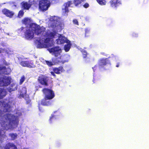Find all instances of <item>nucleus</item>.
Wrapping results in <instances>:
<instances>
[{
  "instance_id": "obj_1",
  "label": "nucleus",
  "mask_w": 149,
  "mask_h": 149,
  "mask_svg": "<svg viewBox=\"0 0 149 149\" xmlns=\"http://www.w3.org/2000/svg\"><path fill=\"white\" fill-rule=\"evenodd\" d=\"M45 28L42 26L31 23L29 24V27L26 29L24 34L25 38L27 40H31L34 38V33L37 36L42 35L45 32Z\"/></svg>"
},
{
  "instance_id": "obj_2",
  "label": "nucleus",
  "mask_w": 149,
  "mask_h": 149,
  "mask_svg": "<svg viewBox=\"0 0 149 149\" xmlns=\"http://www.w3.org/2000/svg\"><path fill=\"white\" fill-rule=\"evenodd\" d=\"M45 95L44 98L41 100L40 104L43 106H49L52 105V101L51 100L55 97L54 91L52 89L44 88L42 90Z\"/></svg>"
},
{
  "instance_id": "obj_3",
  "label": "nucleus",
  "mask_w": 149,
  "mask_h": 149,
  "mask_svg": "<svg viewBox=\"0 0 149 149\" xmlns=\"http://www.w3.org/2000/svg\"><path fill=\"white\" fill-rule=\"evenodd\" d=\"M84 0H74L73 2L72 1H68L65 3L63 5V7L62 9V12L64 15L67 16L68 13L69 12L68 7H73L72 5L74 4L75 6L77 7L79 5L84 1Z\"/></svg>"
},
{
  "instance_id": "obj_4",
  "label": "nucleus",
  "mask_w": 149,
  "mask_h": 149,
  "mask_svg": "<svg viewBox=\"0 0 149 149\" xmlns=\"http://www.w3.org/2000/svg\"><path fill=\"white\" fill-rule=\"evenodd\" d=\"M3 117L7 121H9V124H12L15 125H17L19 123V120L17 117L10 113L4 115Z\"/></svg>"
},
{
  "instance_id": "obj_5",
  "label": "nucleus",
  "mask_w": 149,
  "mask_h": 149,
  "mask_svg": "<svg viewBox=\"0 0 149 149\" xmlns=\"http://www.w3.org/2000/svg\"><path fill=\"white\" fill-rule=\"evenodd\" d=\"M50 6V4L47 0H40L39 1V8L42 11H45L47 10Z\"/></svg>"
},
{
  "instance_id": "obj_6",
  "label": "nucleus",
  "mask_w": 149,
  "mask_h": 149,
  "mask_svg": "<svg viewBox=\"0 0 149 149\" xmlns=\"http://www.w3.org/2000/svg\"><path fill=\"white\" fill-rule=\"evenodd\" d=\"M11 83V78L7 76L0 77V86H6Z\"/></svg>"
},
{
  "instance_id": "obj_7",
  "label": "nucleus",
  "mask_w": 149,
  "mask_h": 149,
  "mask_svg": "<svg viewBox=\"0 0 149 149\" xmlns=\"http://www.w3.org/2000/svg\"><path fill=\"white\" fill-rule=\"evenodd\" d=\"M50 53H52L56 57L60 55L62 52V50L59 46L54 47L52 48L48 49Z\"/></svg>"
},
{
  "instance_id": "obj_8",
  "label": "nucleus",
  "mask_w": 149,
  "mask_h": 149,
  "mask_svg": "<svg viewBox=\"0 0 149 149\" xmlns=\"http://www.w3.org/2000/svg\"><path fill=\"white\" fill-rule=\"evenodd\" d=\"M110 64V61L108 58H101L98 61V65L100 68H104L105 65Z\"/></svg>"
},
{
  "instance_id": "obj_9",
  "label": "nucleus",
  "mask_w": 149,
  "mask_h": 149,
  "mask_svg": "<svg viewBox=\"0 0 149 149\" xmlns=\"http://www.w3.org/2000/svg\"><path fill=\"white\" fill-rule=\"evenodd\" d=\"M48 77L43 75L39 77L38 79V82L41 85L45 86H48Z\"/></svg>"
},
{
  "instance_id": "obj_10",
  "label": "nucleus",
  "mask_w": 149,
  "mask_h": 149,
  "mask_svg": "<svg viewBox=\"0 0 149 149\" xmlns=\"http://www.w3.org/2000/svg\"><path fill=\"white\" fill-rule=\"evenodd\" d=\"M10 68L8 67L6 68L5 66H2L0 65V75H8L10 74L11 72Z\"/></svg>"
},
{
  "instance_id": "obj_11",
  "label": "nucleus",
  "mask_w": 149,
  "mask_h": 149,
  "mask_svg": "<svg viewBox=\"0 0 149 149\" xmlns=\"http://www.w3.org/2000/svg\"><path fill=\"white\" fill-rule=\"evenodd\" d=\"M2 12L3 14L6 16L11 18L13 17L14 14V12L6 8H4L2 10Z\"/></svg>"
},
{
  "instance_id": "obj_12",
  "label": "nucleus",
  "mask_w": 149,
  "mask_h": 149,
  "mask_svg": "<svg viewBox=\"0 0 149 149\" xmlns=\"http://www.w3.org/2000/svg\"><path fill=\"white\" fill-rule=\"evenodd\" d=\"M31 6V4L27 2L23 1L21 3V8L23 10H29Z\"/></svg>"
},
{
  "instance_id": "obj_13",
  "label": "nucleus",
  "mask_w": 149,
  "mask_h": 149,
  "mask_svg": "<svg viewBox=\"0 0 149 149\" xmlns=\"http://www.w3.org/2000/svg\"><path fill=\"white\" fill-rule=\"evenodd\" d=\"M110 3L112 7H116L121 3V0H111Z\"/></svg>"
},
{
  "instance_id": "obj_14",
  "label": "nucleus",
  "mask_w": 149,
  "mask_h": 149,
  "mask_svg": "<svg viewBox=\"0 0 149 149\" xmlns=\"http://www.w3.org/2000/svg\"><path fill=\"white\" fill-rule=\"evenodd\" d=\"M3 106V111L4 112H10V105L7 103L3 102L2 104Z\"/></svg>"
},
{
  "instance_id": "obj_15",
  "label": "nucleus",
  "mask_w": 149,
  "mask_h": 149,
  "mask_svg": "<svg viewBox=\"0 0 149 149\" xmlns=\"http://www.w3.org/2000/svg\"><path fill=\"white\" fill-rule=\"evenodd\" d=\"M53 71L56 74H60L63 72L65 70L62 66H60L58 68H53Z\"/></svg>"
},
{
  "instance_id": "obj_16",
  "label": "nucleus",
  "mask_w": 149,
  "mask_h": 149,
  "mask_svg": "<svg viewBox=\"0 0 149 149\" xmlns=\"http://www.w3.org/2000/svg\"><path fill=\"white\" fill-rule=\"evenodd\" d=\"M68 40L66 38L62 36L56 40V43L58 45L62 44L65 42L66 43Z\"/></svg>"
},
{
  "instance_id": "obj_17",
  "label": "nucleus",
  "mask_w": 149,
  "mask_h": 149,
  "mask_svg": "<svg viewBox=\"0 0 149 149\" xmlns=\"http://www.w3.org/2000/svg\"><path fill=\"white\" fill-rule=\"evenodd\" d=\"M4 149H17V148L13 143H8L6 144Z\"/></svg>"
},
{
  "instance_id": "obj_18",
  "label": "nucleus",
  "mask_w": 149,
  "mask_h": 149,
  "mask_svg": "<svg viewBox=\"0 0 149 149\" xmlns=\"http://www.w3.org/2000/svg\"><path fill=\"white\" fill-rule=\"evenodd\" d=\"M52 61L54 62V65L59 63L63 64L65 62V61L61 60V56H60L58 57H56L55 58H53L52 59Z\"/></svg>"
},
{
  "instance_id": "obj_19",
  "label": "nucleus",
  "mask_w": 149,
  "mask_h": 149,
  "mask_svg": "<svg viewBox=\"0 0 149 149\" xmlns=\"http://www.w3.org/2000/svg\"><path fill=\"white\" fill-rule=\"evenodd\" d=\"M66 43L67 44L65 45L64 47V49L66 52H68L69 51L71 48V44L69 40H68Z\"/></svg>"
},
{
  "instance_id": "obj_20",
  "label": "nucleus",
  "mask_w": 149,
  "mask_h": 149,
  "mask_svg": "<svg viewBox=\"0 0 149 149\" xmlns=\"http://www.w3.org/2000/svg\"><path fill=\"white\" fill-rule=\"evenodd\" d=\"M41 40H39L38 41V47L39 48H48L49 47L48 45L45 44L44 43H41Z\"/></svg>"
},
{
  "instance_id": "obj_21",
  "label": "nucleus",
  "mask_w": 149,
  "mask_h": 149,
  "mask_svg": "<svg viewBox=\"0 0 149 149\" xmlns=\"http://www.w3.org/2000/svg\"><path fill=\"white\" fill-rule=\"evenodd\" d=\"M6 95V92L3 88H0V100L3 99Z\"/></svg>"
},
{
  "instance_id": "obj_22",
  "label": "nucleus",
  "mask_w": 149,
  "mask_h": 149,
  "mask_svg": "<svg viewBox=\"0 0 149 149\" xmlns=\"http://www.w3.org/2000/svg\"><path fill=\"white\" fill-rule=\"evenodd\" d=\"M58 112V114L57 115H55L53 114H52L51 115V117H50L49 119V122L50 123H52V120L54 119H55L56 118L55 117L56 116H58L59 114V113L58 112V111H56L54 112V113H56Z\"/></svg>"
},
{
  "instance_id": "obj_23",
  "label": "nucleus",
  "mask_w": 149,
  "mask_h": 149,
  "mask_svg": "<svg viewBox=\"0 0 149 149\" xmlns=\"http://www.w3.org/2000/svg\"><path fill=\"white\" fill-rule=\"evenodd\" d=\"M36 67L34 63L32 61H28L27 64V67L29 68H34Z\"/></svg>"
},
{
  "instance_id": "obj_24",
  "label": "nucleus",
  "mask_w": 149,
  "mask_h": 149,
  "mask_svg": "<svg viewBox=\"0 0 149 149\" xmlns=\"http://www.w3.org/2000/svg\"><path fill=\"white\" fill-rule=\"evenodd\" d=\"M22 21L23 24L26 25H27L29 24V19L27 18H25L23 19Z\"/></svg>"
},
{
  "instance_id": "obj_25",
  "label": "nucleus",
  "mask_w": 149,
  "mask_h": 149,
  "mask_svg": "<svg viewBox=\"0 0 149 149\" xmlns=\"http://www.w3.org/2000/svg\"><path fill=\"white\" fill-rule=\"evenodd\" d=\"M98 3L101 5H105L106 2L105 0H96Z\"/></svg>"
},
{
  "instance_id": "obj_26",
  "label": "nucleus",
  "mask_w": 149,
  "mask_h": 149,
  "mask_svg": "<svg viewBox=\"0 0 149 149\" xmlns=\"http://www.w3.org/2000/svg\"><path fill=\"white\" fill-rule=\"evenodd\" d=\"M9 136L11 137L13 140H14L17 138V134L16 133H11L9 134Z\"/></svg>"
},
{
  "instance_id": "obj_27",
  "label": "nucleus",
  "mask_w": 149,
  "mask_h": 149,
  "mask_svg": "<svg viewBox=\"0 0 149 149\" xmlns=\"http://www.w3.org/2000/svg\"><path fill=\"white\" fill-rule=\"evenodd\" d=\"M50 38H46L44 40V43L45 44L48 45L49 46V47H50V45L49 44V42H50Z\"/></svg>"
},
{
  "instance_id": "obj_28",
  "label": "nucleus",
  "mask_w": 149,
  "mask_h": 149,
  "mask_svg": "<svg viewBox=\"0 0 149 149\" xmlns=\"http://www.w3.org/2000/svg\"><path fill=\"white\" fill-rule=\"evenodd\" d=\"M55 34L53 32H50L47 34V36L49 38H53L54 37Z\"/></svg>"
},
{
  "instance_id": "obj_29",
  "label": "nucleus",
  "mask_w": 149,
  "mask_h": 149,
  "mask_svg": "<svg viewBox=\"0 0 149 149\" xmlns=\"http://www.w3.org/2000/svg\"><path fill=\"white\" fill-rule=\"evenodd\" d=\"M45 62L46 64L49 67H51L54 65V62L52 61H46Z\"/></svg>"
},
{
  "instance_id": "obj_30",
  "label": "nucleus",
  "mask_w": 149,
  "mask_h": 149,
  "mask_svg": "<svg viewBox=\"0 0 149 149\" xmlns=\"http://www.w3.org/2000/svg\"><path fill=\"white\" fill-rule=\"evenodd\" d=\"M27 61H22L20 63V64L22 66L27 67Z\"/></svg>"
},
{
  "instance_id": "obj_31",
  "label": "nucleus",
  "mask_w": 149,
  "mask_h": 149,
  "mask_svg": "<svg viewBox=\"0 0 149 149\" xmlns=\"http://www.w3.org/2000/svg\"><path fill=\"white\" fill-rule=\"evenodd\" d=\"M81 52L83 54L84 58H85L87 57L88 54L87 52L84 50H82Z\"/></svg>"
},
{
  "instance_id": "obj_32",
  "label": "nucleus",
  "mask_w": 149,
  "mask_h": 149,
  "mask_svg": "<svg viewBox=\"0 0 149 149\" xmlns=\"http://www.w3.org/2000/svg\"><path fill=\"white\" fill-rule=\"evenodd\" d=\"M24 13L23 10H21L19 11L18 14V16L19 17H22L24 15Z\"/></svg>"
},
{
  "instance_id": "obj_33",
  "label": "nucleus",
  "mask_w": 149,
  "mask_h": 149,
  "mask_svg": "<svg viewBox=\"0 0 149 149\" xmlns=\"http://www.w3.org/2000/svg\"><path fill=\"white\" fill-rule=\"evenodd\" d=\"M25 80V76L24 75H23L21 78V79H20V81L19 82V84L21 85L24 82Z\"/></svg>"
},
{
  "instance_id": "obj_34",
  "label": "nucleus",
  "mask_w": 149,
  "mask_h": 149,
  "mask_svg": "<svg viewBox=\"0 0 149 149\" xmlns=\"http://www.w3.org/2000/svg\"><path fill=\"white\" fill-rule=\"evenodd\" d=\"M72 22L74 24L77 25H79V24L77 19H73Z\"/></svg>"
},
{
  "instance_id": "obj_35",
  "label": "nucleus",
  "mask_w": 149,
  "mask_h": 149,
  "mask_svg": "<svg viewBox=\"0 0 149 149\" xmlns=\"http://www.w3.org/2000/svg\"><path fill=\"white\" fill-rule=\"evenodd\" d=\"M9 3L10 5H13L12 6H14L16 8L17 7V5L15 2H10Z\"/></svg>"
},
{
  "instance_id": "obj_36",
  "label": "nucleus",
  "mask_w": 149,
  "mask_h": 149,
  "mask_svg": "<svg viewBox=\"0 0 149 149\" xmlns=\"http://www.w3.org/2000/svg\"><path fill=\"white\" fill-rule=\"evenodd\" d=\"M89 4L88 3H85L83 5V6L85 8H87L89 7Z\"/></svg>"
},
{
  "instance_id": "obj_37",
  "label": "nucleus",
  "mask_w": 149,
  "mask_h": 149,
  "mask_svg": "<svg viewBox=\"0 0 149 149\" xmlns=\"http://www.w3.org/2000/svg\"><path fill=\"white\" fill-rule=\"evenodd\" d=\"M132 36L133 37H137L138 36V34L135 33H134L132 34Z\"/></svg>"
},
{
  "instance_id": "obj_38",
  "label": "nucleus",
  "mask_w": 149,
  "mask_h": 149,
  "mask_svg": "<svg viewBox=\"0 0 149 149\" xmlns=\"http://www.w3.org/2000/svg\"><path fill=\"white\" fill-rule=\"evenodd\" d=\"M55 73L54 71L53 72H51V74L55 78H56V75L55 74Z\"/></svg>"
},
{
  "instance_id": "obj_39",
  "label": "nucleus",
  "mask_w": 149,
  "mask_h": 149,
  "mask_svg": "<svg viewBox=\"0 0 149 149\" xmlns=\"http://www.w3.org/2000/svg\"><path fill=\"white\" fill-rule=\"evenodd\" d=\"M4 64L6 65H9V63H7L6 62H5L4 63Z\"/></svg>"
},
{
  "instance_id": "obj_40",
  "label": "nucleus",
  "mask_w": 149,
  "mask_h": 149,
  "mask_svg": "<svg viewBox=\"0 0 149 149\" xmlns=\"http://www.w3.org/2000/svg\"><path fill=\"white\" fill-rule=\"evenodd\" d=\"M42 86L40 85H38L37 86H36V88H41Z\"/></svg>"
},
{
  "instance_id": "obj_41",
  "label": "nucleus",
  "mask_w": 149,
  "mask_h": 149,
  "mask_svg": "<svg viewBox=\"0 0 149 149\" xmlns=\"http://www.w3.org/2000/svg\"><path fill=\"white\" fill-rule=\"evenodd\" d=\"M119 63H117V64L116 65V67H119Z\"/></svg>"
},
{
  "instance_id": "obj_42",
  "label": "nucleus",
  "mask_w": 149,
  "mask_h": 149,
  "mask_svg": "<svg viewBox=\"0 0 149 149\" xmlns=\"http://www.w3.org/2000/svg\"><path fill=\"white\" fill-rule=\"evenodd\" d=\"M24 29V27H21L20 28V29H21V30L22 31Z\"/></svg>"
},
{
  "instance_id": "obj_43",
  "label": "nucleus",
  "mask_w": 149,
  "mask_h": 149,
  "mask_svg": "<svg viewBox=\"0 0 149 149\" xmlns=\"http://www.w3.org/2000/svg\"><path fill=\"white\" fill-rule=\"evenodd\" d=\"M38 88H36V86L35 87V88H36V91H38Z\"/></svg>"
},
{
  "instance_id": "obj_44",
  "label": "nucleus",
  "mask_w": 149,
  "mask_h": 149,
  "mask_svg": "<svg viewBox=\"0 0 149 149\" xmlns=\"http://www.w3.org/2000/svg\"><path fill=\"white\" fill-rule=\"evenodd\" d=\"M14 89H12V91H14Z\"/></svg>"
}]
</instances>
